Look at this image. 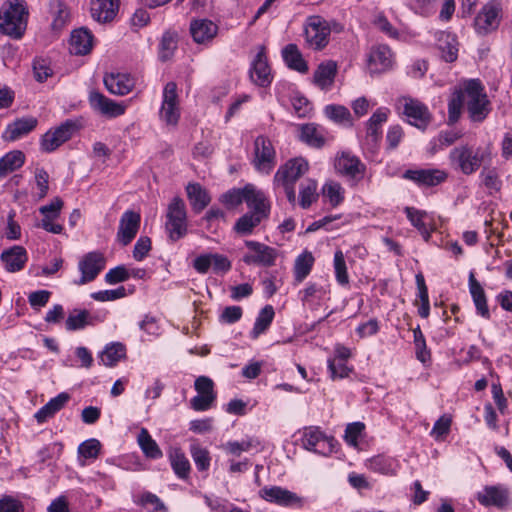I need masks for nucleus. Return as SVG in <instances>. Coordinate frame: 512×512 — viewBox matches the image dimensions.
Wrapping results in <instances>:
<instances>
[{"mask_svg": "<svg viewBox=\"0 0 512 512\" xmlns=\"http://www.w3.org/2000/svg\"><path fill=\"white\" fill-rule=\"evenodd\" d=\"M465 107L471 122L482 123L492 111L484 86L478 79L466 81L463 87L456 89L448 103V121L456 123Z\"/></svg>", "mask_w": 512, "mask_h": 512, "instance_id": "nucleus-1", "label": "nucleus"}, {"mask_svg": "<svg viewBox=\"0 0 512 512\" xmlns=\"http://www.w3.org/2000/svg\"><path fill=\"white\" fill-rule=\"evenodd\" d=\"M450 166L464 175L475 173L483 164H491L490 145L474 148L468 144L454 147L448 156Z\"/></svg>", "mask_w": 512, "mask_h": 512, "instance_id": "nucleus-2", "label": "nucleus"}, {"mask_svg": "<svg viewBox=\"0 0 512 512\" xmlns=\"http://www.w3.org/2000/svg\"><path fill=\"white\" fill-rule=\"evenodd\" d=\"M28 11L22 0H7L0 10V31L15 39L27 26Z\"/></svg>", "mask_w": 512, "mask_h": 512, "instance_id": "nucleus-3", "label": "nucleus"}, {"mask_svg": "<svg viewBox=\"0 0 512 512\" xmlns=\"http://www.w3.org/2000/svg\"><path fill=\"white\" fill-rule=\"evenodd\" d=\"M165 229L173 242L183 238L188 232L186 204L180 197H174L167 207Z\"/></svg>", "mask_w": 512, "mask_h": 512, "instance_id": "nucleus-4", "label": "nucleus"}, {"mask_svg": "<svg viewBox=\"0 0 512 512\" xmlns=\"http://www.w3.org/2000/svg\"><path fill=\"white\" fill-rule=\"evenodd\" d=\"M332 28L337 32L342 30V26L330 22L320 16H311L305 24V40L307 45L314 50H322L329 43V36Z\"/></svg>", "mask_w": 512, "mask_h": 512, "instance_id": "nucleus-5", "label": "nucleus"}, {"mask_svg": "<svg viewBox=\"0 0 512 512\" xmlns=\"http://www.w3.org/2000/svg\"><path fill=\"white\" fill-rule=\"evenodd\" d=\"M302 446L316 454L328 456L334 452L336 441L326 436L319 428H306L301 438Z\"/></svg>", "mask_w": 512, "mask_h": 512, "instance_id": "nucleus-6", "label": "nucleus"}, {"mask_svg": "<svg viewBox=\"0 0 512 512\" xmlns=\"http://www.w3.org/2000/svg\"><path fill=\"white\" fill-rule=\"evenodd\" d=\"M247 252L243 255V262L247 265L270 267L275 264L277 258L276 249L263 243L247 240L245 241Z\"/></svg>", "mask_w": 512, "mask_h": 512, "instance_id": "nucleus-7", "label": "nucleus"}, {"mask_svg": "<svg viewBox=\"0 0 512 512\" xmlns=\"http://www.w3.org/2000/svg\"><path fill=\"white\" fill-rule=\"evenodd\" d=\"M255 168L264 174H269L276 164V152L272 142L266 136L260 135L254 141Z\"/></svg>", "mask_w": 512, "mask_h": 512, "instance_id": "nucleus-8", "label": "nucleus"}, {"mask_svg": "<svg viewBox=\"0 0 512 512\" xmlns=\"http://www.w3.org/2000/svg\"><path fill=\"white\" fill-rule=\"evenodd\" d=\"M159 115L160 119L168 125H176L179 121L180 107L175 82H168L163 89Z\"/></svg>", "mask_w": 512, "mask_h": 512, "instance_id": "nucleus-9", "label": "nucleus"}, {"mask_svg": "<svg viewBox=\"0 0 512 512\" xmlns=\"http://www.w3.org/2000/svg\"><path fill=\"white\" fill-rule=\"evenodd\" d=\"M308 168L307 160L302 157L288 160L278 168L273 179L274 187H280V184H295L308 171Z\"/></svg>", "mask_w": 512, "mask_h": 512, "instance_id": "nucleus-10", "label": "nucleus"}, {"mask_svg": "<svg viewBox=\"0 0 512 512\" xmlns=\"http://www.w3.org/2000/svg\"><path fill=\"white\" fill-rule=\"evenodd\" d=\"M334 166L337 173L355 182L363 179L366 171L365 164L357 156L349 152L340 153L335 158Z\"/></svg>", "mask_w": 512, "mask_h": 512, "instance_id": "nucleus-11", "label": "nucleus"}, {"mask_svg": "<svg viewBox=\"0 0 512 512\" xmlns=\"http://www.w3.org/2000/svg\"><path fill=\"white\" fill-rule=\"evenodd\" d=\"M250 80L259 87H268L273 80L264 46L258 48L249 69Z\"/></svg>", "mask_w": 512, "mask_h": 512, "instance_id": "nucleus-12", "label": "nucleus"}, {"mask_svg": "<svg viewBox=\"0 0 512 512\" xmlns=\"http://www.w3.org/2000/svg\"><path fill=\"white\" fill-rule=\"evenodd\" d=\"M105 263L106 260L102 253L97 251L87 253L79 261L78 268L79 271L81 272V277L74 283L76 285H84L88 282L93 281L98 276V274L104 269Z\"/></svg>", "mask_w": 512, "mask_h": 512, "instance_id": "nucleus-13", "label": "nucleus"}, {"mask_svg": "<svg viewBox=\"0 0 512 512\" xmlns=\"http://www.w3.org/2000/svg\"><path fill=\"white\" fill-rule=\"evenodd\" d=\"M399 102L402 104L403 114L411 125L426 128L431 120V114L424 103L411 97H403Z\"/></svg>", "mask_w": 512, "mask_h": 512, "instance_id": "nucleus-14", "label": "nucleus"}, {"mask_svg": "<svg viewBox=\"0 0 512 512\" xmlns=\"http://www.w3.org/2000/svg\"><path fill=\"white\" fill-rule=\"evenodd\" d=\"M77 129L75 122L67 120L54 130L47 131L41 139V148L45 152H52L68 141Z\"/></svg>", "mask_w": 512, "mask_h": 512, "instance_id": "nucleus-15", "label": "nucleus"}, {"mask_svg": "<svg viewBox=\"0 0 512 512\" xmlns=\"http://www.w3.org/2000/svg\"><path fill=\"white\" fill-rule=\"evenodd\" d=\"M259 496L267 502L283 507H301L303 505L301 497L280 486H265L259 491Z\"/></svg>", "mask_w": 512, "mask_h": 512, "instance_id": "nucleus-16", "label": "nucleus"}, {"mask_svg": "<svg viewBox=\"0 0 512 512\" xmlns=\"http://www.w3.org/2000/svg\"><path fill=\"white\" fill-rule=\"evenodd\" d=\"M193 268L200 274H206L209 269L215 274H225L231 269V262L225 255L206 253L193 260Z\"/></svg>", "mask_w": 512, "mask_h": 512, "instance_id": "nucleus-17", "label": "nucleus"}, {"mask_svg": "<svg viewBox=\"0 0 512 512\" xmlns=\"http://www.w3.org/2000/svg\"><path fill=\"white\" fill-rule=\"evenodd\" d=\"M88 101L93 111L107 118L119 117L126 111L125 104L118 103L98 91H91Z\"/></svg>", "mask_w": 512, "mask_h": 512, "instance_id": "nucleus-18", "label": "nucleus"}, {"mask_svg": "<svg viewBox=\"0 0 512 512\" xmlns=\"http://www.w3.org/2000/svg\"><path fill=\"white\" fill-rule=\"evenodd\" d=\"M448 174L440 169H408L404 172L403 178L410 180L418 186L433 187L444 182Z\"/></svg>", "mask_w": 512, "mask_h": 512, "instance_id": "nucleus-19", "label": "nucleus"}, {"mask_svg": "<svg viewBox=\"0 0 512 512\" xmlns=\"http://www.w3.org/2000/svg\"><path fill=\"white\" fill-rule=\"evenodd\" d=\"M500 24V8L487 4L477 14L474 20V28L480 35H487L496 30Z\"/></svg>", "mask_w": 512, "mask_h": 512, "instance_id": "nucleus-20", "label": "nucleus"}, {"mask_svg": "<svg viewBox=\"0 0 512 512\" xmlns=\"http://www.w3.org/2000/svg\"><path fill=\"white\" fill-rule=\"evenodd\" d=\"M141 222L139 213L133 210H127L123 213L119 221L117 239L123 245H128L136 236Z\"/></svg>", "mask_w": 512, "mask_h": 512, "instance_id": "nucleus-21", "label": "nucleus"}, {"mask_svg": "<svg viewBox=\"0 0 512 512\" xmlns=\"http://www.w3.org/2000/svg\"><path fill=\"white\" fill-rule=\"evenodd\" d=\"M247 207L259 217L268 218L270 214L271 205L263 191L258 190L254 185L247 184L245 186Z\"/></svg>", "mask_w": 512, "mask_h": 512, "instance_id": "nucleus-22", "label": "nucleus"}, {"mask_svg": "<svg viewBox=\"0 0 512 512\" xmlns=\"http://www.w3.org/2000/svg\"><path fill=\"white\" fill-rule=\"evenodd\" d=\"M0 259L8 272L22 270L28 260L27 251L24 247L15 245L2 251Z\"/></svg>", "mask_w": 512, "mask_h": 512, "instance_id": "nucleus-23", "label": "nucleus"}, {"mask_svg": "<svg viewBox=\"0 0 512 512\" xmlns=\"http://www.w3.org/2000/svg\"><path fill=\"white\" fill-rule=\"evenodd\" d=\"M104 84L110 93L123 96L132 91L135 81L129 74L111 73L104 76Z\"/></svg>", "mask_w": 512, "mask_h": 512, "instance_id": "nucleus-24", "label": "nucleus"}, {"mask_svg": "<svg viewBox=\"0 0 512 512\" xmlns=\"http://www.w3.org/2000/svg\"><path fill=\"white\" fill-rule=\"evenodd\" d=\"M119 10V0H92L91 15L99 23L112 21Z\"/></svg>", "mask_w": 512, "mask_h": 512, "instance_id": "nucleus-25", "label": "nucleus"}, {"mask_svg": "<svg viewBox=\"0 0 512 512\" xmlns=\"http://www.w3.org/2000/svg\"><path fill=\"white\" fill-rule=\"evenodd\" d=\"M369 70L371 73H380L388 70L392 65V52L386 45L372 48L369 54Z\"/></svg>", "mask_w": 512, "mask_h": 512, "instance_id": "nucleus-26", "label": "nucleus"}, {"mask_svg": "<svg viewBox=\"0 0 512 512\" xmlns=\"http://www.w3.org/2000/svg\"><path fill=\"white\" fill-rule=\"evenodd\" d=\"M35 117H23L9 124L3 133V138L7 141H15L34 130L37 126Z\"/></svg>", "mask_w": 512, "mask_h": 512, "instance_id": "nucleus-27", "label": "nucleus"}, {"mask_svg": "<svg viewBox=\"0 0 512 512\" xmlns=\"http://www.w3.org/2000/svg\"><path fill=\"white\" fill-rule=\"evenodd\" d=\"M477 500L484 506L503 507L508 502L507 490L499 486H486L477 493Z\"/></svg>", "mask_w": 512, "mask_h": 512, "instance_id": "nucleus-28", "label": "nucleus"}, {"mask_svg": "<svg viewBox=\"0 0 512 512\" xmlns=\"http://www.w3.org/2000/svg\"><path fill=\"white\" fill-rule=\"evenodd\" d=\"M457 37L449 32H439L437 34V47L441 53V58L446 62H454L458 57Z\"/></svg>", "mask_w": 512, "mask_h": 512, "instance_id": "nucleus-29", "label": "nucleus"}, {"mask_svg": "<svg viewBox=\"0 0 512 512\" xmlns=\"http://www.w3.org/2000/svg\"><path fill=\"white\" fill-rule=\"evenodd\" d=\"M217 31V25L208 19L194 20L190 24L191 35L197 43L211 41L216 36Z\"/></svg>", "mask_w": 512, "mask_h": 512, "instance_id": "nucleus-30", "label": "nucleus"}, {"mask_svg": "<svg viewBox=\"0 0 512 512\" xmlns=\"http://www.w3.org/2000/svg\"><path fill=\"white\" fill-rule=\"evenodd\" d=\"M70 395L66 392L58 394L56 397L50 399L43 407L35 413V419L38 423H44L52 418L57 412L64 408L68 403Z\"/></svg>", "mask_w": 512, "mask_h": 512, "instance_id": "nucleus-31", "label": "nucleus"}, {"mask_svg": "<svg viewBox=\"0 0 512 512\" xmlns=\"http://www.w3.org/2000/svg\"><path fill=\"white\" fill-rule=\"evenodd\" d=\"M93 46L92 34L84 28L74 30L70 39V52L75 55L88 54Z\"/></svg>", "mask_w": 512, "mask_h": 512, "instance_id": "nucleus-32", "label": "nucleus"}, {"mask_svg": "<svg viewBox=\"0 0 512 512\" xmlns=\"http://www.w3.org/2000/svg\"><path fill=\"white\" fill-rule=\"evenodd\" d=\"M336 74L337 64L335 61L322 62L314 72V83L322 90L329 89L334 83Z\"/></svg>", "mask_w": 512, "mask_h": 512, "instance_id": "nucleus-33", "label": "nucleus"}, {"mask_svg": "<svg viewBox=\"0 0 512 512\" xmlns=\"http://www.w3.org/2000/svg\"><path fill=\"white\" fill-rule=\"evenodd\" d=\"M186 192L190 205L195 213L203 211L211 201L207 190L199 183H189L186 186Z\"/></svg>", "mask_w": 512, "mask_h": 512, "instance_id": "nucleus-34", "label": "nucleus"}, {"mask_svg": "<svg viewBox=\"0 0 512 512\" xmlns=\"http://www.w3.org/2000/svg\"><path fill=\"white\" fill-rule=\"evenodd\" d=\"M366 467L383 475H395L399 468V462L393 457L377 455L366 461Z\"/></svg>", "mask_w": 512, "mask_h": 512, "instance_id": "nucleus-35", "label": "nucleus"}, {"mask_svg": "<svg viewBox=\"0 0 512 512\" xmlns=\"http://www.w3.org/2000/svg\"><path fill=\"white\" fill-rule=\"evenodd\" d=\"M469 290L476 307L477 314L485 319L490 318V311L487 305V299L481 284L475 279L471 273L469 276Z\"/></svg>", "mask_w": 512, "mask_h": 512, "instance_id": "nucleus-36", "label": "nucleus"}, {"mask_svg": "<svg viewBox=\"0 0 512 512\" xmlns=\"http://www.w3.org/2000/svg\"><path fill=\"white\" fill-rule=\"evenodd\" d=\"M96 317L86 309H74L65 321V328L68 331L82 330L87 326L95 325Z\"/></svg>", "mask_w": 512, "mask_h": 512, "instance_id": "nucleus-37", "label": "nucleus"}, {"mask_svg": "<svg viewBox=\"0 0 512 512\" xmlns=\"http://www.w3.org/2000/svg\"><path fill=\"white\" fill-rule=\"evenodd\" d=\"M389 109L385 107L378 108L369 118L366 124L367 137L376 143L381 136V126L388 119Z\"/></svg>", "mask_w": 512, "mask_h": 512, "instance_id": "nucleus-38", "label": "nucleus"}, {"mask_svg": "<svg viewBox=\"0 0 512 512\" xmlns=\"http://www.w3.org/2000/svg\"><path fill=\"white\" fill-rule=\"evenodd\" d=\"M25 155L19 150L10 151L0 158V179L24 165Z\"/></svg>", "mask_w": 512, "mask_h": 512, "instance_id": "nucleus-39", "label": "nucleus"}, {"mask_svg": "<svg viewBox=\"0 0 512 512\" xmlns=\"http://www.w3.org/2000/svg\"><path fill=\"white\" fill-rule=\"evenodd\" d=\"M284 61L289 68L300 73L308 71L307 62L303 59L301 52L295 44H288L282 50Z\"/></svg>", "mask_w": 512, "mask_h": 512, "instance_id": "nucleus-40", "label": "nucleus"}, {"mask_svg": "<svg viewBox=\"0 0 512 512\" xmlns=\"http://www.w3.org/2000/svg\"><path fill=\"white\" fill-rule=\"evenodd\" d=\"M125 356L126 347L120 342H113L105 346L99 357L103 365L113 367Z\"/></svg>", "mask_w": 512, "mask_h": 512, "instance_id": "nucleus-41", "label": "nucleus"}, {"mask_svg": "<svg viewBox=\"0 0 512 512\" xmlns=\"http://www.w3.org/2000/svg\"><path fill=\"white\" fill-rule=\"evenodd\" d=\"M300 139L309 146L315 148H320L325 144L322 128L314 123L301 126Z\"/></svg>", "mask_w": 512, "mask_h": 512, "instance_id": "nucleus-42", "label": "nucleus"}, {"mask_svg": "<svg viewBox=\"0 0 512 512\" xmlns=\"http://www.w3.org/2000/svg\"><path fill=\"white\" fill-rule=\"evenodd\" d=\"M137 442L147 458L159 459L163 456L156 441L151 437L146 428H142L137 436Z\"/></svg>", "mask_w": 512, "mask_h": 512, "instance_id": "nucleus-43", "label": "nucleus"}, {"mask_svg": "<svg viewBox=\"0 0 512 512\" xmlns=\"http://www.w3.org/2000/svg\"><path fill=\"white\" fill-rule=\"evenodd\" d=\"M481 184L489 190V193L499 192L502 187L497 168L490 167V164H483V168L479 174Z\"/></svg>", "mask_w": 512, "mask_h": 512, "instance_id": "nucleus-44", "label": "nucleus"}, {"mask_svg": "<svg viewBox=\"0 0 512 512\" xmlns=\"http://www.w3.org/2000/svg\"><path fill=\"white\" fill-rule=\"evenodd\" d=\"M169 459L175 474L182 479L188 477L190 472V463L181 449L174 448L169 452Z\"/></svg>", "mask_w": 512, "mask_h": 512, "instance_id": "nucleus-45", "label": "nucleus"}, {"mask_svg": "<svg viewBox=\"0 0 512 512\" xmlns=\"http://www.w3.org/2000/svg\"><path fill=\"white\" fill-rule=\"evenodd\" d=\"M274 315V309L271 305H266L260 310L251 331V337L253 339L258 338L269 328L273 321Z\"/></svg>", "mask_w": 512, "mask_h": 512, "instance_id": "nucleus-46", "label": "nucleus"}, {"mask_svg": "<svg viewBox=\"0 0 512 512\" xmlns=\"http://www.w3.org/2000/svg\"><path fill=\"white\" fill-rule=\"evenodd\" d=\"M50 11L53 16L51 26L54 30L62 29L69 20V11L62 0H51Z\"/></svg>", "mask_w": 512, "mask_h": 512, "instance_id": "nucleus-47", "label": "nucleus"}, {"mask_svg": "<svg viewBox=\"0 0 512 512\" xmlns=\"http://www.w3.org/2000/svg\"><path fill=\"white\" fill-rule=\"evenodd\" d=\"M101 443L95 438L88 439L78 446V462L86 465L87 459H96L100 453Z\"/></svg>", "mask_w": 512, "mask_h": 512, "instance_id": "nucleus-48", "label": "nucleus"}, {"mask_svg": "<svg viewBox=\"0 0 512 512\" xmlns=\"http://www.w3.org/2000/svg\"><path fill=\"white\" fill-rule=\"evenodd\" d=\"M314 263V257L311 252L305 251L300 254L294 265V276L297 282H302L310 273Z\"/></svg>", "mask_w": 512, "mask_h": 512, "instance_id": "nucleus-49", "label": "nucleus"}, {"mask_svg": "<svg viewBox=\"0 0 512 512\" xmlns=\"http://www.w3.org/2000/svg\"><path fill=\"white\" fill-rule=\"evenodd\" d=\"M405 213L411 224L421 233L424 240L428 241L430 238V229L424 222V218L427 216V213L414 207H406Z\"/></svg>", "mask_w": 512, "mask_h": 512, "instance_id": "nucleus-50", "label": "nucleus"}, {"mask_svg": "<svg viewBox=\"0 0 512 512\" xmlns=\"http://www.w3.org/2000/svg\"><path fill=\"white\" fill-rule=\"evenodd\" d=\"M345 190L340 183L336 181H328L322 187V194L326 197L329 203L336 207L344 200Z\"/></svg>", "mask_w": 512, "mask_h": 512, "instance_id": "nucleus-51", "label": "nucleus"}, {"mask_svg": "<svg viewBox=\"0 0 512 512\" xmlns=\"http://www.w3.org/2000/svg\"><path fill=\"white\" fill-rule=\"evenodd\" d=\"M300 206L304 209L311 206V204L318 198L317 182L312 179H307L301 184L300 191Z\"/></svg>", "mask_w": 512, "mask_h": 512, "instance_id": "nucleus-52", "label": "nucleus"}, {"mask_svg": "<svg viewBox=\"0 0 512 512\" xmlns=\"http://www.w3.org/2000/svg\"><path fill=\"white\" fill-rule=\"evenodd\" d=\"M265 217H259L253 213L247 212L241 216L235 223L234 229L243 235L252 233L253 229L257 227Z\"/></svg>", "mask_w": 512, "mask_h": 512, "instance_id": "nucleus-53", "label": "nucleus"}, {"mask_svg": "<svg viewBox=\"0 0 512 512\" xmlns=\"http://www.w3.org/2000/svg\"><path fill=\"white\" fill-rule=\"evenodd\" d=\"M190 453L199 471H206L209 469L211 457L206 448L197 443H193L190 445Z\"/></svg>", "mask_w": 512, "mask_h": 512, "instance_id": "nucleus-54", "label": "nucleus"}, {"mask_svg": "<svg viewBox=\"0 0 512 512\" xmlns=\"http://www.w3.org/2000/svg\"><path fill=\"white\" fill-rule=\"evenodd\" d=\"M325 115L332 121L339 124L351 125V113L342 105H327L324 109Z\"/></svg>", "mask_w": 512, "mask_h": 512, "instance_id": "nucleus-55", "label": "nucleus"}, {"mask_svg": "<svg viewBox=\"0 0 512 512\" xmlns=\"http://www.w3.org/2000/svg\"><path fill=\"white\" fill-rule=\"evenodd\" d=\"M333 266L337 282L342 286L348 285L349 275L347 272L345 257L341 250H337L334 253Z\"/></svg>", "mask_w": 512, "mask_h": 512, "instance_id": "nucleus-56", "label": "nucleus"}, {"mask_svg": "<svg viewBox=\"0 0 512 512\" xmlns=\"http://www.w3.org/2000/svg\"><path fill=\"white\" fill-rule=\"evenodd\" d=\"M177 48L176 35L171 32H165L162 35L159 45V57L162 61L168 60Z\"/></svg>", "mask_w": 512, "mask_h": 512, "instance_id": "nucleus-57", "label": "nucleus"}, {"mask_svg": "<svg viewBox=\"0 0 512 512\" xmlns=\"http://www.w3.org/2000/svg\"><path fill=\"white\" fill-rule=\"evenodd\" d=\"M413 337L416 348V357L422 363H426L430 360V352L427 349L425 337L419 326L413 330Z\"/></svg>", "mask_w": 512, "mask_h": 512, "instance_id": "nucleus-58", "label": "nucleus"}, {"mask_svg": "<svg viewBox=\"0 0 512 512\" xmlns=\"http://www.w3.org/2000/svg\"><path fill=\"white\" fill-rule=\"evenodd\" d=\"M259 445V442L252 438L243 439L241 441H229L225 445V449L235 455L240 456L242 452L249 451Z\"/></svg>", "mask_w": 512, "mask_h": 512, "instance_id": "nucleus-59", "label": "nucleus"}, {"mask_svg": "<svg viewBox=\"0 0 512 512\" xmlns=\"http://www.w3.org/2000/svg\"><path fill=\"white\" fill-rule=\"evenodd\" d=\"M33 71L35 79L38 82H44L53 73V70L48 59L38 58L33 62Z\"/></svg>", "mask_w": 512, "mask_h": 512, "instance_id": "nucleus-60", "label": "nucleus"}, {"mask_svg": "<svg viewBox=\"0 0 512 512\" xmlns=\"http://www.w3.org/2000/svg\"><path fill=\"white\" fill-rule=\"evenodd\" d=\"M125 296H126V289L123 286H120L116 289L102 290V291L91 293V298L96 301H100V302L114 301V300L123 298Z\"/></svg>", "mask_w": 512, "mask_h": 512, "instance_id": "nucleus-61", "label": "nucleus"}, {"mask_svg": "<svg viewBox=\"0 0 512 512\" xmlns=\"http://www.w3.org/2000/svg\"><path fill=\"white\" fill-rule=\"evenodd\" d=\"M364 428L365 426L361 422L348 424L344 435L346 443L352 447H356L358 445V439L360 438Z\"/></svg>", "mask_w": 512, "mask_h": 512, "instance_id": "nucleus-62", "label": "nucleus"}, {"mask_svg": "<svg viewBox=\"0 0 512 512\" xmlns=\"http://www.w3.org/2000/svg\"><path fill=\"white\" fill-rule=\"evenodd\" d=\"M246 200L245 187L242 189H232L221 196V202L227 206L235 207Z\"/></svg>", "mask_w": 512, "mask_h": 512, "instance_id": "nucleus-63", "label": "nucleus"}, {"mask_svg": "<svg viewBox=\"0 0 512 512\" xmlns=\"http://www.w3.org/2000/svg\"><path fill=\"white\" fill-rule=\"evenodd\" d=\"M451 417L448 415L441 416L434 424L431 435L436 439L439 440L443 436L447 435L450 431L451 427Z\"/></svg>", "mask_w": 512, "mask_h": 512, "instance_id": "nucleus-64", "label": "nucleus"}]
</instances>
